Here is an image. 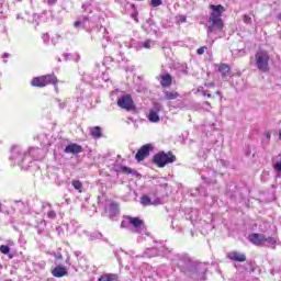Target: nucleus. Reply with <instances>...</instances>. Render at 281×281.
Wrapping results in <instances>:
<instances>
[{
	"instance_id": "28",
	"label": "nucleus",
	"mask_w": 281,
	"mask_h": 281,
	"mask_svg": "<svg viewBox=\"0 0 281 281\" xmlns=\"http://www.w3.org/2000/svg\"><path fill=\"white\" fill-rule=\"evenodd\" d=\"M244 23H251V16L245 14L244 15Z\"/></svg>"
},
{
	"instance_id": "33",
	"label": "nucleus",
	"mask_w": 281,
	"mask_h": 281,
	"mask_svg": "<svg viewBox=\"0 0 281 281\" xmlns=\"http://www.w3.org/2000/svg\"><path fill=\"white\" fill-rule=\"evenodd\" d=\"M204 104H206V106L212 108V103H210L209 101H205Z\"/></svg>"
},
{
	"instance_id": "23",
	"label": "nucleus",
	"mask_w": 281,
	"mask_h": 281,
	"mask_svg": "<svg viewBox=\"0 0 281 281\" xmlns=\"http://www.w3.org/2000/svg\"><path fill=\"white\" fill-rule=\"evenodd\" d=\"M205 49H207V46H202V47L196 49V54L199 56H203V54H205Z\"/></svg>"
},
{
	"instance_id": "19",
	"label": "nucleus",
	"mask_w": 281,
	"mask_h": 281,
	"mask_svg": "<svg viewBox=\"0 0 281 281\" xmlns=\"http://www.w3.org/2000/svg\"><path fill=\"white\" fill-rule=\"evenodd\" d=\"M117 212H120V204H117V202H112L110 204V214H111V216H115V214H117Z\"/></svg>"
},
{
	"instance_id": "30",
	"label": "nucleus",
	"mask_w": 281,
	"mask_h": 281,
	"mask_svg": "<svg viewBox=\"0 0 281 281\" xmlns=\"http://www.w3.org/2000/svg\"><path fill=\"white\" fill-rule=\"evenodd\" d=\"M74 25H75V27H80V21H76V22L74 23Z\"/></svg>"
},
{
	"instance_id": "1",
	"label": "nucleus",
	"mask_w": 281,
	"mask_h": 281,
	"mask_svg": "<svg viewBox=\"0 0 281 281\" xmlns=\"http://www.w3.org/2000/svg\"><path fill=\"white\" fill-rule=\"evenodd\" d=\"M209 8L212 10L209 16L207 32L211 34H218L223 32L225 23L223 22V12H225V7L223 4H210Z\"/></svg>"
},
{
	"instance_id": "32",
	"label": "nucleus",
	"mask_w": 281,
	"mask_h": 281,
	"mask_svg": "<svg viewBox=\"0 0 281 281\" xmlns=\"http://www.w3.org/2000/svg\"><path fill=\"white\" fill-rule=\"evenodd\" d=\"M48 3H49L50 5H54V3H56V0H48Z\"/></svg>"
},
{
	"instance_id": "18",
	"label": "nucleus",
	"mask_w": 281,
	"mask_h": 281,
	"mask_svg": "<svg viewBox=\"0 0 281 281\" xmlns=\"http://www.w3.org/2000/svg\"><path fill=\"white\" fill-rule=\"evenodd\" d=\"M119 172H122L123 175H137V171L135 169L126 166L119 167Z\"/></svg>"
},
{
	"instance_id": "25",
	"label": "nucleus",
	"mask_w": 281,
	"mask_h": 281,
	"mask_svg": "<svg viewBox=\"0 0 281 281\" xmlns=\"http://www.w3.org/2000/svg\"><path fill=\"white\" fill-rule=\"evenodd\" d=\"M151 43H153V40H147L144 42L143 47H145V49H150Z\"/></svg>"
},
{
	"instance_id": "2",
	"label": "nucleus",
	"mask_w": 281,
	"mask_h": 281,
	"mask_svg": "<svg viewBox=\"0 0 281 281\" xmlns=\"http://www.w3.org/2000/svg\"><path fill=\"white\" fill-rule=\"evenodd\" d=\"M47 85H53L55 91L58 92V77L54 74L34 77L31 81V86L37 87L38 89H43Z\"/></svg>"
},
{
	"instance_id": "27",
	"label": "nucleus",
	"mask_w": 281,
	"mask_h": 281,
	"mask_svg": "<svg viewBox=\"0 0 281 281\" xmlns=\"http://www.w3.org/2000/svg\"><path fill=\"white\" fill-rule=\"evenodd\" d=\"M266 243H269L270 245H276V239L273 237H266Z\"/></svg>"
},
{
	"instance_id": "17",
	"label": "nucleus",
	"mask_w": 281,
	"mask_h": 281,
	"mask_svg": "<svg viewBox=\"0 0 281 281\" xmlns=\"http://www.w3.org/2000/svg\"><path fill=\"white\" fill-rule=\"evenodd\" d=\"M165 100H177L179 98V92L177 91H164Z\"/></svg>"
},
{
	"instance_id": "12",
	"label": "nucleus",
	"mask_w": 281,
	"mask_h": 281,
	"mask_svg": "<svg viewBox=\"0 0 281 281\" xmlns=\"http://www.w3.org/2000/svg\"><path fill=\"white\" fill-rule=\"evenodd\" d=\"M52 276L54 278H65V276H69V271L63 266H57L52 270Z\"/></svg>"
},
{
	"instance_id": "3",
	"label": "nucleus",
	"mask_w": 281,
	"mask_h": 281,
	"mask_svg": "<svg viewBox=\"0 0 281 281\" xmlns=\"http://www.w3.org/2000/svg\"><path fill=\"white\" fill-rule=\"evenodd\" d=\"M153 164L157 166V168H166L168 164H175L177 161V156L172 154V151H159L153 157Z\"/></svg>"
},
{
	"instance_id": "22",
	"label": "nucleus",
	"mask_w": 281,
	"mask_h": 281,
	"mask_svg": "<svg viewBox=\"0 0 281 281\" xmlns=\"http://www.w3.org/2000/svg\"><path fill=\"white\" fill-rule=\"evenodd\" d=\"M0 251H1V254L8 255V254H10V247L7 245H1Z\"/></svg>"
},
{
	"instance_id": "7",
	"label": "nucleus",
	"mask_w": 281,
	"mask_h": 281,
	"mask_svg": "<svg viewBox=\"0 0 281 281\" xmlns=\"http://www.w3.org/2000/svg\"><path fill=\"white\" fill-rule=\"evenodd\" d=\"M248 240L252 243V245L260 247V245L267 243V236H265V234L252 233L248 236Z\"/></svg>"
},
{
	"instance_id": "14",
	"label": "nucleus",
	"mask_w": 281,
	"mask_h": 281,
	"mask_svg": "<svg viewBox=\"0 0 281 281\" xmlns=\"http://www.w3.org/2000/svg\"><path fill=\"white\" fill-rule=\"evenodd\" d=\"M217 70L222 75V78H227L229 74L232 72V67L227 64H220Z\"/></svg>"
},
{
	"instance_id": "15",
	"label": "nucleus",
	"mask_w": 281,
	"mask_h": 281,
	"mask_svg": "<svg viewBox=\"0 0 281 281\" xmlns=\"http://www.w3.org/2000/svg\"><path fill=\"white\" fill-rule=\"evenodd\" d=\"M117 280H120V276H117V273H104L98 279V281H117Z\"/></svg>"
},
{
	"instance_id": "13",
	"label": "nucleus",
	"mask_w": 281,
	"mask_h": 281,
	"mask_svg": "<svg viewBox=\"0 0 281 281\" xmlns=\"http://www.w3.org/2000/svg\"><path fill=\"white\" fill-rule=\"evenodd\" d=\"M130 225H132V227H135L136 229L138 227H144V220L139 218V217H133V216H127L126 217Z\"/></svg>"
},
{
	"instance_id": "34",
	"label": "nucleus",
	"mask_w": 281,
	"mask_h": 281,
	"mask_svg": "<svg viewBox=\"0 0 281 281\" xmlns=\"http://www.w3.org/2000/svg\"><path fill=\"white\" fill-rule=\"evenodd\" d=\"M215 93H216V95H220V100L223 98V97H221V91H216Z\"/></svg>"
},
{
	"instance_id": "26",
	"label": "nucleus",
	"mask_w": 281,
	"mask_h": 281,
	"mask_svg": "<svg viewBox=\"0 0 281 281\" xmlns=\"http://www.w3.org/2000/svg\"><path fill=\"white\" fill-rule=\"evenodd\" d=\"M47 216H48V218L54 220V218H56V212L55 211H48Z\"/></svg>"
},
{
	"instance_id": "31",
	"label": "nucleus",
	"mask_w": 281,
	"mask_h": 281,
	"mask_svg": "<svg viewBox=\"0 0 281 281\" xmlns=\"http://www.w3.org/2000/svg\"><path fill=\"white\" fill-rule=\"evenodd\" d=\"M203 95L206 97V98H212V93L203 92Z\"/></svg>"
},
{
	"instance_id": "16",
	"label": "nucleus",
	"mask_w": 281,
	"mask_h": 281,
	"mask_svg": "<svg viewBox=\"0 0 281 281\" xmlns=\"http://www.w3.org/2000/svg\"><path fill=\"white\" fill-rule=\"evenodd\" d=\"M90 135L94 139H100V137H102V127L100 126L90 127Z\"/></svg>"
},
{
	"instance_id": "5",
	"label": "nucleus",
	"mask_w": 281,
	"mask_h": 281,
	"mask_svg": "<svg viewBox=\"0 0 281 281\" xmlns=\"http://www.w3.org/2000/svg\"><path fill=\"white\" fill-rule=\"evenodd\" d=\"M117 106H120V109H124V111H135V101H133V97H131V94H123L117 100Z\"/></svg>"
},
{
	"instance_id": "10",
	"label": "nucleus",
	"mask_w": 281,
	"mask_h": 281,
	"mask_svg": "<svg viewBox=\"0 0 281 281\" xmlns=\"http://www.w3.org/2000/svg\"><path fill=\"white\" fill-rule=\"evenodd\" d=\"M160 87H162V89L172 87V75L167 72L160 76Z\"/></svg>"
},
{
	"instance_id": "36",
	"label": "nucleus",
	"mask_w": 281,
	"mask_h": 281,
	"mask_svg": "<svg viewBox=\"0 0 281 281\" xmlns=\"http://www.w3.org/2000/svg\"><path fill=\"white\" fill-rule=\"evenodd\" d=\"M0 212H1V204H0Z\"/></svg>"
},
{
	"instance_id": "21",
	"label": "nucleus",
	"mask_w": 281,
	"mask_h": 281,
	"mask_svg": "<svg viewBox=\"0 0 281 281\" xmlns=\"http://www.w3.org/2000/svg\"><path fill=\"white\" fill-rule=\"evenodd\" d=\"M142 205H153V202H150V198L148 195H144L140 200Z\"/></svg>"
},
{
	"instance_id": "8",
	"label": "nucleus",
	"mask_w": 281,
	"mask_h": 281,
	"mask_svg": "<svg viewBox=\"0 0 281 281\" xmlns=\"http://www.w3.org/2000/svg\"><path fill=\"white\" fill-rule=\"evenodd\" d=\"M159 111H161V105L156 104L155 110H149L148 120L149 122L157 123L161 121V117H159Z\"/></svg>"
},
{
	"instance_id": "35",
	"label": "nucleus",
	"mask_w": 281,
	"mask_h": 281,
	"mask_svg": "<svg viewBox=\"0 0 281 281\" xmlns=\"http://www.w3.org/2000/svg\"><path fill=\"white\" fill-rule=\"evenodd\" d=\"M278 21H281V13L277 15Z\"/></svg>"
},
{
	"instance_id": "4",
	"label": "nucleus",
	"mask_w": 281,
	"mask_h": 281,
	"mask_svg": "<svg viewBox=\"0 0 281 281\" xmlns=\"http://www.w3.org/2000/svg\"><path fill=\"white\" fill-rule=\"evenodd\" d=\"M269 60H271V56H269L267 52H258L255 55L256 67L259 71H262V74L269 72Z\"/></svg>"
},
{
	"instance_id": "9",
	"label": "nucleus",
	"mask_w": 281,
	"mask_h": 281,
	"mask_svg": "<svg viewBox=\"0 0 281 281\" xmlns=\"http://www.w3.org/2000/svg\"><path fill=\"white\" fill-rule=\"evenodd\" d=\"M228 260H233L234 262H245L247 260V256L238 252V251H231L226 255Z\"/></svg>"
},
{
	"instance_id": "6",
	"label": "nucleus",
	"mask_w": 281,
	"mask_h": 281,
	"mask_svg": "<svg viewBox=\"0 0 281 281\" xmlns=\"http://www.w3.org/2000/svg\"><path fill=\"white\" fill-rule=\"evenodd\" d=\"M153 150H155V146H153V144L148 143L143 145L135 155L136 161H144L146 157H150V153H153Z\"/></svg>"
},
{
	"instance_id": "29",
	"label": "nucleus",
	"mask_w": 281,
	"mask_h": 281,
	"mask_svg": "<svg viewBox=\"0 0 281 281\" xmlns=\"http://www.w3.org/2000/svg\"><path fill=\"white\" fill-rule=\"evenodd\" d=\"M266 139H271V132H266Z\"/></svg>"
},
{
	"instance_id": "20",
	"label": "nucleus",
	"mask_w": 281,
	"mask_h": 281,
	"mask_svg": "<svg viewBox=\"0 0 281 281\" xmlns=\"http://www.w3.org/2000/svg\"><path fill=\"white\" fill-rule=\"evenodd\" d=\"M71 183L75 190H78V193L82 194V183L80 182V180H72Z\"/></svg>"
},
{
	"instance_id": "24",
	"label": "nucleus",
	"mask_w": 281,
	"mask_h": 281,
	"mask_svg": "<svg viewBox=\"0 0 281 281\" xmlns=\"http://www.w3.org/2000/svg\"><path fill=\"white\" fill-rule=\"evenodd\" d=\"M164 2L161 0H151L153 8H159Z\"/></svg>"
},
{
	"instance_id": "11",
	"label": "nucleus",
	"mask_w": 281,
	"mask_h": 281,
	"mask_svg": "<svg viewBox=\"0 0 281 281\" xmlns=\"http://www.w3.org/2000/svg\"><path fill=\"white\" fill-rule=\"evenodd\" d=\"M64 153H67L70 155H78L82 153V147L76 143H71L68 146H66Z\"/></svg>"
}]
</instances>
